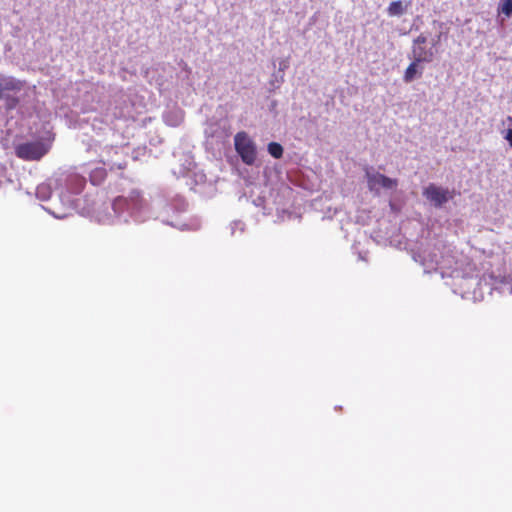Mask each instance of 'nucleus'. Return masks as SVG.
<instances>
[{
	"instance_id": "9b49d317",
	"label": "nucleus",
	"mask_w": 512,
	"mask_h": 512,
	"mask_svg": "<svg viewBox=\"0 0 512 512\" xmlns=\"http://www.w3.org/2000/svg\"><path fill=\"white\" fill-rule=\"evenodd\" d=\"M498 12L510 17L512 15V0H501Z\"/></svg>"
},
{
	"instance_id": "4468645a",
	"label": "nucleus",
	"mask_w": 512,
	"mask_h": 512,
	"mask_svg": "<svg viewBox=\"0 0 512 512\" xmlns=\"http://www.w3.org/2000/svg\"><path fill=\"white\" fill-rule=\"evenodd\" d=\"M504 139L508 141L509 145L512 147V128H509L505 135H504Z\"/></svg>"
},
{
	"instance_id": "1a4fd4ad",
	"label": "nucleus",
	"mask_w": 512,
	"mask_h": 512,
	"mask_svg": "<svg viewBox=\"0 0 512 512\" xmlns=\"http://www.w3.org/2000/svg\"><path fill=\"white\" fill-rule=\"evenodd\" d=\"M388 14L390 16H400L404 13V7L401 1H393L388 6Z\"/></svg>"
},
{
	"instance_id": "2eb2a0df",
	"label": "nucleus",
	"mask_w": 512,
	"mask_h": 512,
	"mask_svg": "<svg viewBox=\"0 0 512 512\" xmlns=\"http://www.w3.org/2000/svg\"><path fill=\"white\" fill-rule=\"evenodd\" d=\"M506 121H507L508 125L512 128V116H508L506 118Z\"/></svg>"
},
{
	"instance_id": "6e6552de",
	"label": "nucleus",
	"mask_w": 512,
	"mask_h": 512,
	"mask_svg": "<svg viewBox=\"0 0 512 512\" xmlns=\"http://www.w3.org/2000/svg\"><path fill=\"white\" fill-rule=\"evenodd\" d=\"M423 68L420 67V63L413 59V61L406 68L403 81L405 83L412 82L415 78L421 77Z\"/></svg>"
},
{
	"instance_id": "f03ea898",
	"label": "nucleus",
	"mask_w": 512,
	"mask_h": 512,
	"mask_svg": "<svg viewBox=\"0 0 512 512\" xmlns=\"http://www.w3.org/2000/svg\"><path fill=\"white\" fill-rule=\"evenodd\" d=\"M365 177L370 191H378L379 188L394 189L398 185L397 179L387 177L384 174L376 172L370 168L365 169Z\"/></svg>"
},
{
	"instance_id": "ddd939ff",
	"label": "nucleus",
	"mask_w": 512,
	"mask_h": 512,
	"mask_svg": "<svg viewBox=\"0 0 512 512\" xmlns=\"http://www.w3.org/2000/svg\"><path fill=\"white\" fill-rule=\"evenodd\" d=\"M426 37L423 36V35H419L415 40H414V44L415 46H422L426 43Z\"/></svg>"
},
{
	"instance_id": "9d476101",
	"label": "nucleus",
	"mask_w": 512,
	"mask_h": 512,
	"mask_svg": "<svg viewBox=\"0 0 512 512\" xmlns=\"http://www.w3.org/2000/svg\"><path fill=\"white\" fill-rule=\"evenodd\" d=\"M268 152L272 157L279 159L283 155V147L277 142H270L268 144Z\"/></svg>"
},
{
	"instance_id": "f257e3e1",
	"label": "nucleus",
	"mask_w": 512,
	"mask_h": 512,
	"mask_svg": "<svg viewBox=\"0 0 512 512\" xmlns=\"http://www.w3.org/2000/svg\"><path fill=\"white\" fill-rule=\"evenodd\" d=\"M234 145L235 150L245 164H254L257 155L256 146L246 132L241 131L235 135Z\"/></svg>"
},
{
	"instance_id": "423d86ee",
	"label": "nucleus",
	"mask_w": 512,
	"mask_h": 512,
	"mask_svg": "<svg viewBox=\"0 0 512 512\" xmlns=\"http://www.w3.org/2000/svg\"><path fill=\"white\" fill-rule=\"evenodd\" d=\"M23 87L21 81L10 76L0 75V99L4 97L6 91H20Z\"/></svg>"
},
{
	"instance_id": "7ed1b4c3",
	"label": "nucleus",
	"mask_w": 512,
	"mask_h": 512,
	"mask_svg": "<svg viewBox=\"0 0 512 512\" xmlns=\"http://www.w3.org/2000/svg\"><path fill=\"white\" fill-rule=\"evenodd\" d=\"M46 153V150L40 142H27L16 146L15 154L18 158L31 161L39 160Z\"/></svg>"
},
{
	"instance_id": "f8f14e48",
	"label": "nucleus",
	"mask_w": 512,
	"mask_h": 512,
	"mask_svg": "<svg viewBox=\"0 0 512 512\" xmlns=\"http://www.w3.org/2000/svg\"><path fill=\"white\" fill-rule=\"evenodd\" d=\"M18 103H19L18 98L8 97L6 100V107H7V109H13L17 106Z\"/></svg>"
},
{
	"instance_id": "20e7f679",
	"label": "nucleus",
	"mask_w": 512,
	"mask_h": 512,
	"mask_svg": "<svg viewBox=\"0 0 512 512\" xmlns=\"http://www.w3.org/2000/svg\"><path fill=\"white\" fill-rule=\"evenodd\" d=\"M423 195L436 207H441L444 203L452 198V195L447 189H443L434 184L428 185L424 189Z\"/></svg>"
},
{
	"instance_id": "39448f33",
	"label": "nucleus",
	"mask_w": 512,
	"mask_h": 512,
	"mask_svg": "<svg viewBox=\"0 0 512 512\" xmlns=\"http://www.w3.org/2000/svg\"><path fill=\"white\" fill-rule=\"evenodd\" d=\"M139 198L140 193L137 191H133L129 198L119 196L115 198V200L113 201V210L116 213H122L123 211L128 210L131 207H134L137 204Z\"/></svg>"
},
{
	"instance_id": "0eeeda50",
	"label": "nucleus",
	"mask_w": 512,
	"mask_h": 512,
	"mask_svg": "<svg viewBox=\"0 0 512 512\" xmlns=\"http://www.w3.org/2000/svg\"><path fill=\"white\" fill-rule=\"evenodd\" d=\"M412 53L413 59L419 63L432 62L435 56V53L432 49H426L424 46H414Z\"/></svg>"
}]
</instances>
